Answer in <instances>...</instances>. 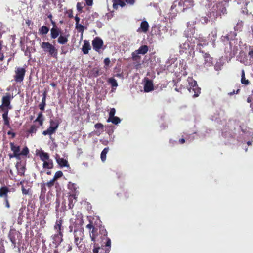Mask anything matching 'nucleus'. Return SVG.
I'll return each mask as SVG.
<instances>
[{
	"instance_id": "nucleus-1",
	"label": "nucleus",
	"mask_w": 253,
	"mask_h": 253,
	"mask_svg": "<svg viewBox=\"0 0 253 253\" xmlns=\"http://www.w3.org/2000/svg\"><path fill=\"white\" fill-rule=\"evenodd\" d=\"M86 228L89 230L90 237L93 242V253H109L111 249V239L107 236V231L104 226H94L91 222L87 224Z\"/></svg>"
},
{
	"instance_id": "nucleus-2",
	"label": "nucleus",
	"mask_w": 253,
	"mask_h": 253,
	"mask_svg": "<svg viewBox=\"0 0 253 253\" xmlns=\"http://www.w3.org/2000/svg\"><path fill=\"white\" fill-rule=\"evenodd\" d=\"M9 144L11 150L13 152V153L8 154L10 159L15 158L17 160H20L21 156L26 157L29 153V150L27 146L24 147L20 151L19 146L15 145L14 142H10Z\"/></svg>"
},
{
	"instance_id": "nucleus-3",
	"label": "nucleus",
	"mask_w": 253,
	"mask_h": 253,
	"mask_svg": "<svg viewBox=\"0 0 253 253\" xmlns=\"http://www.w3.org/2000/svg\"><path fill=\"white\" fill-rule=\"evenodd\" d=\"M187 81L189 84L187 86L189 92L193 94V97H198L201 93V88L197 85V82L190 77L188 78Z\"/></svg>"
},
{
	"instance_id": "nucleus-4",
	"label": "nucleus",
	"mask_w": 253,
	"mask_h": 253,
	"mask_svg": "<svg viewBox=\"0 0 253 253\" xmlns=\"http://www.w3.org/2000/svg\"><path fill=\"white\" fill-rule=\"evenodd\" d=\"M41 48L45 53L54 58H57L58 56V50L56 48L49 42H42L41 44Z\"/></svg>"
},
{
	"instance_id": "nucleus-5",
	"label": "nucleus",
	"mask_w": 253,
	"mask_h": 253,
	"mask_svg": "<svg viewBox=\"0 0 253 253\" xmlns=\"http://www.w3.org/2000/svg\"><path fill=\"white\" fill-rule=\"evenodd\" d=\"M214 15H216V19L218 17H221L222 15L226 13V9L225 4H223V2H219L216 4L214 5L211 9Z\"/></svg>"
},
{
	"instance_id": "nucleus-6",
	"label": "nucleus",
	"mask_w": 253,
	"mask_h": 253,
	"mask_svg": "<svg viewBox=\"0 0 253 253\" xmlns=\"http://www.w3.org/2000/svg\"><path fill=\"white\" fill-rule=\"evenodd\" d=\"M13 98V97L9 93H6V95L2 98V104L0 106V109L2 111L11 110L12 108L11 105V100Z\"/></svg>"
},
{
	"instance_id": "nucleus-7",
	"label": "nucleus",
	"mask_w": 253,
	"mask_h": 253,
	"mask_svg": "<svg viewBox=\"0 0 253 253\" xmlns=\"http://www.w3.org/2000/svg\"><path fill=\"white\" fill-rule=\"evenodd\" d=\"M74 243L80 249L81 245H80L82 242L84 237V230L82 229H74Z\"/></svg>"
},
{
	"instance_id": "nucleus-8",
	"label": "nucleus",
	"mask_w": 253,
	"mask_h": 253,
	"mask_svg": "<svg viewBox=\"0 0 253 253\" xmlns=\"http://www.w3.org/2000/svg\"><path fill=\"white\" fill-rule=\"evenodd\" d=\"M26 69L22 67H17L15 71V74L14 76V79L16 82L21 83L23 82L25 73Z\"/></svg>"
},
{
	"instance_id": "nucleus-9",
	"label": "nucleus",
	"mask_w": 253,
	"mask_h": 253,
	"mask_svg": "<svg viewBox=\"0 0 253 253\" xmlns=\"http://www.w3.org/2000/svg\"><path fill=\"white\" fill-rule=\"evenodd\" d=\"M92 45L93 49L96 52H99L103 45V41L100 38L96 37L93 40Z\"/></svg>"
},
{
	"instance_id": "nucleus-10",
	"label": "nucleus",
	"mask_w": 253,
	"mask_h": 253,
	"mask_svg": "<svg viewBox=\"0 0 253 253\" xmlns=\"http://www.w3.org/2000/svg\"><path fill=\"white\" fill-rule=\"evenodd\" d=\"M216 15H214L210 9V10L207 13L206 16L201 18V21L204 24H207L210 21L214 22L216 20Z\"/></svg>"
},
{
	"instance_id": "nucleus-11",
	"label": "nucleus",
	"mask_w": 253,
	"mask_h": 253,
	"mask_svg": "<svg viewBox=\"0 0 253 253\" xmlns=\"http://www.w3.org/2000/svg\"><path fill=\"white\" fill-rule=\"evenodd\" d=\"M51 23L53 26L50 29V37L51 39H55L61 35V29L56 25L55 22L53 20H51Z\"/></svg>"
},
{
	"instance_id": "nucleus-12",
	"label": "nucleus",
	"mask_w": 253,
	"mask_h": 253,
	"mask_svg": "<svg viewBox=\"0 0 253 253\" xmlns=\"http://www.w3.org/2000/svg\"><path fill=\"white\" fill-rule=\"evenodd\" d=\"M178 4L183 7L182 11H184L186 9L193 7L194 6V1L193 0H180L178 2Z\"/></svg>"
},
{
	"instance_id": "nucleus-13",
	"label": "nucleus",
	"mask_w": 253,
	"mask_h": 253,
	"mask_svg": "<svg viewBox=\"0 0 253 253\" xmlns=\"http://www.w3.org/2000/svg\"><path fill=\"white\" fill-rule=\"evenodd\" d=\"M63 234L62 233L56 232L51 236L53 244L58 246L63 241Z\"/></svg>"
},
{
	"instance_id": "nucleus-14",
	"label": "nucleus",
	"mask_w": 253,
	"mask_h": 253,
	"mask_svg": "<svg viewBox=\"0 0 253 253\" xmlns=\"http://www.w3.org/2000/svg\"><path fill=\"white\" fill-rule=\"evenodd\" d=\"M204 58V66L205 67H211L213 64V58L211 57L210 55L208 53H205L203 55Z\"/></svg>"
},
{
	"instance_id": "nucleus-15",
	"label": "nucleus",
	"mask_w": 253,
	"mask_h": 253,
	"mask_svg": "<svg viewBox=\"0 0 253 253\" xmlns=\"http://www.w3.org/2000/svg\"><path fill=\"white\" fill-rule=\"evenodd\" d=\"M36 155L40 157V159L43 162L50 159L49 154L42 150L36 151Z\"/></svg>"
},
{
	"instance_id": "nucleus-16",
	"label": "nucleus",
	"mask_w": 253,
	"mask_h": 253,
	"mask_svg": "<svg viewBox=\"0 0 253 253\" xmlns=\"http://www.w3.org/2000/svg\"><path fill=\"white\" fill-rule=\"evenodd\" d=\"M55 158L57 163L60 167H63L69 166V164H68L67 160L63 158H60L58 154H56Z\"/></svg>"
},
{
	"instance_id": "nucleus-17",
	"label": "nucleus",
	"mask_w": 253,
	"mask_h": 253,
	"mask_svg": "<svg viewBox=\"0 0 253 253\" xmlns=\"http://www.w3.org/2000/svg\"><path fill=\"white\" fill-rule=\"evenodd\" d=\"M144 89L145 92H149L154 90L153 82L148 79H146L144 84Z\"/></svg>"
},
{
	"instance_id": "nucleus-18",
	"label": "nucleus",
	"mask_w": 253,
	"mask_h": 253,
	"mask_svg": "<svg viewBox=\"0 0 253 253\" xmlns=\"http://www.w3.org/2000/svg\"><path fill=\"white\" fill-rule=\"evenodd\" d=\"M63 220L61 219L57 220L54 226V229L58 233L63 232L64 228L62 226Z\"/></svg>"
},
{
	"instance_id": "nucleus-19",
	"label": "nucleus",
	"mask_w": 253,
	"mask_h": 253,
	"mask_svg": "<svg viewBox=\"0 0 253 253\" xmlns=\"http://www.w3.org/2000/svg\"><path fill=\"white\" fill-rule=\"evenodd\" d=\"M10 192L9 188L5 185L0 188V197L3 199L8 198V193Z\"/></svg>"
},
{
	"instance_id": "nucleus-20",
	"label": "nucleus",
	"mask_w": 253,
	"mask_h": 253,
	"mask_svg": "<svg viewBox=\"0 0 253 253\" xmlns=\"http://www.w3.org/2000/svg\"><path fill=\"white\" fill-rule=\"evenodd\" d=\"M75 20L76 21V24H75L76 29L77 30V31L79 32L83 33V32L85 28L84 27V26L83 25L79 23L80 19L78 16L77 15L75 17Z\"/></svg>"
},
{
	"instance_id": "nucleus-21",
	"label": "nucleus",
	"mask_w": 253,
	"mask_h": 253,
	"mask_svg": "<svg viewBox=\"0 0 253 253\" xmlns=\"http://www.w3.org/2000/svg\"><path fill=\"white\" fill-rule=\"evenodd\" d=\"M149 25L146 21H143L140 24V27L138 29L137 32H143L145 33H147L149 30Z\"/></svg>"
},
{
	"instance_id": "nucleus-22",
	"label": "nucleus",
	"mask_w": 253,
	"mask_h": 253,
	"mask_svg": "<svg viewBox=\"0 0 253 253\" xmlns=\"http://www.w3.org/2000/svg\"><path fill=\"white\" fill-rule=\"evenodd\" d=\"M3 113L2 114V118L3 119L4 125L7 126L8 128H11L10 125V118L8 117V110L3 111Z\"/></svg>"
},
{
	"instance_id": "nucleus-23",
	"label": "nucleus",
	"mask_w": 253,
	"mask_h": 253,
	"mask_svg": "<svg viewBox=\"0 0 253 253\" xmlns=\"http://www.w3.org/2000/svg\"><path fill=\"white\" fill-rule=\"evenodd\" d=\"M77 195L76 194H71L68 197L69 209H72L74 207V203L77 201Z\"/></svg>"
},
{
	"instance_id": "nucleus-24",
	"label": "nucleus",
	"mask_w": 253,
	"mask_h": 253,
	"mask_svg": "<svg viewBox=\"0 0 253 253\" xmlns=\"http://www.w3.org/2000/svg\"><path fill=\"white\" fill-rule=\"evenodd\" d=\"M18 236V233L16 231L10 232L8 235L9 238L14 247L16 246V236Z\"/></svg>"
},
{
	"instance_id": "nucleus-25",
	"label": "nucleus",
	"mask_w": 253,
	"mask_h": 253,
	"mask_svg": "<svg viewBox=\"0 0 253 253\" xmlns=\"http://www.w3.org/2000/svg\"><path fill=\"white\" fill-rule=\"evenodd\" d=\"M84 44L82 47V51L84 54H87L89 52V50L91 49V46L89 42L87 40H84Z\"/></svg>"
},
{
	"instance_id": "nucleus-26",
	"label": "nucleus",
	"mask_w": 253,
	"mask_h": 253,
	"mask_svg": "<svg viewBox=\"0 0 253 253\" xmlns=\"http://www.w3.org/2000/svg\"><path fill=\"white\" fill-rule=\"evenodd\" d=\"M94 127L97 129L95 134L99 136L104 131V126L101 123H96L94 125Z\"/></svg>"
},
{
	"instance_id": "nucleus-27",
	"label": "nucleus",
	"mask_w": 253,
	"mask_h": 253,
	"mask_svg": "<svg viewBox=\"0 0 253 253\" xmlns=\"http://www.w3.org/2000/svg\"><path fill=\"white\" fill-rule=\"evenodd\" d=\"M68 35H60L58 38V42L60 44H65L68 41Z\"/></svg>"
},
{
	"instance_id": "nucleus-28",
	"label": "nucleus",
	"mask_w": 253,
	"mask_h": 253,
	"mask_svg": "<svg viewBox=\"0 0 253 253\" xmlns=\"http://www.w3.org/2000/svg\"><path fill=\"white\" fill-rule=\"evenodd\" d=\"M125 1L122 0H117L115 2L113 3V8L117 10L118 8V6H120L121 7H123L126 5Z\"/></svg>"
},
{
	"instance_id": "nucleus-29",
	"label": "nucleus",
	"mask_w": 253,
	"mask_h": 253,
	"mask_svg": "<svg viewBox=\"0 0 253 253\" xmlns=\"http://www.w3.org/2000/svg\"><path fill=\"white\" fill-rule=\"evenodd\" d=\"M43 168L44 169H51L53 167V164L52 160L49 159V160L43 162Z\"/></svg>"
},
{
	"instance_id": "nucleus-30",
	"label": "nucleus",
	"mask_w": 253,
	"mask_h": 253,
	"mask_svg": "<svg viewBox=\"0 0 253 253\" xmlns=\"http://www.w3.org/2000/svg\"><path fill=\"white\" fill-rule=\"evenodd\" d=\"M55 128H53V127L49 126V127L47 128V130H44L42 132V134L44 136L47 135H51L56 132V130Z\"/></svg>"
},
{
	"instance_id": "nucleus-31",
	"label": "nucleus",
	"mask_w": 253,
	"mask_h": 253,
	"mask_svg": "<svg viewBox=\"0 0 253 253\" xmlns=\"http://www.w3.org/2000/svg\"><path fill=\"white\" fill-rule=\"evenodd\" d=\"M68 188L73 192L72 194H76V195H77V193H79L77 191L78 187L77 185L75 183L69 182L68 184Z\"/></svg>"
},
{
	"instance_id": "nucleus-32",
	"label": "nucleus",
	"mask_w": 253,
	"mask_h": 253,
	"mask_svg": "<svg viewBox=\"0 0 253 253\" xmlns=\"http://www.w3.org/2000/svg\"><path fill=\"white\" fill-rule=\"evenodd\" d=\"M139 54H145L148 51V47L147 45H142L140 46L138 50H136Z\"/></svg>"
},
{
	"instance_id": "nucleus-33",
	"label": "nucleus",
	"mask_w": 253,
	"mask_h": 253,
	"mask_svg": "<svg viewBox=\"0 0 253 253\" xmlns=\"http://www.w3.org/2000/svg\"><path fill=\"white\" fill-rule=\"evenodd\" d=\"M107 122H111L114 125H117L121 122V119L118 117L114 116L112 118H108Z\"/></svg>"
},
{
	"instance_id": "nucleus-34",
	"label": "nucleus",
	"mask_w": 253,
	"mask_h": 253,
	"mask_svg": "<svg viewBox=\"0 0 253 253\" xmlns=\"http://www.w3.org/2000/svg\"><path fill=\"white\" fill-rule=\"evenodd\" d=\"M109 150L108 147L105 148L101 153L100 158L102 162H105L106 159V155Z\"/></svg>"
},
{
	"instance_id": "nucleus-35",
	"label": "nucleus",
	"mask_w": 253,
	"mask_h": 253,
	"mask_svg": "<svg viewBox=\"0 0 253 253\" xmlns=\"http://www.w3.org/2000/svg\"><path fill=\"white\" fill-rule=\"evenodd\" d=\"M56 180L52 178L49 182H47L45 184H43V187L42 188V190L43 191V189L45 190L44 186L46 185L49 189L51 188L55 184Z\"/></svg>"
},
{
	"instance_id": "nucleus-36",
	"label": "nucleus",
	"mask_w": 253,
	"mask_h": 253,
	"mask_svg": "<svg viewBox=\"0 0 253 253\" xmlns=\"http://www.w3.org/2000/svg\"><path fill=\"white\" fill-rule=\"evenodd\" d=\"M49 31V28L46 26H42L39 29V33L41 35H46Z\"/></svg>"
},
{
	"instance_id": "nucleus-37",
	"label": "nucleus",
	"mask_w": 253,
	"mask_h": 253,
	"mask_svg": "<svg viewBox=\"0 0 253 253\" xmlns=\"http://www.w3.org/2000/svg\"><path fill=\"white\" fill-rule=\"evenodd\" d=\"M108 83L111 84V85L113 88H116L118 85L116 80L112 77L108 79Z\"/></svg>"
},
{
	"instance_id": "nucleus-38",
	"label": "nucleus",
	"mask_w": 253,
	"mask_h": 253,
	"mask_svg": "<svg viewBox=\"0 0 253 253\" xmlns=\"http://www.w3.org/2000/svg\"><path fill=\"white\" fill-rule=\"evenodd\" d=\"M241 82L242 84L246 85H248L250 83L249 81L248 80H246L245 78V74L244 70H242V71Z\"/></svg>"
},
{
	"instance_id": "nucleus-39",
	"label": "nucleus",
	"mask_w": 253,
	"mask_h": 253,
	"mask_svg": "<svg viewBox=\"0 0 253 253\" xmlns=\"http://www.w3.org/2000/svg\"><path fill=\"white\" fill-rule=\"evenodd\" d=\"M236 36V33L234 31H230L229 32L226 36H225V38L228 41L230 40H233L235 39V37Z\"/></svg>"
},
{
	"instance_id": "nucleus-40",
	"label": "nucleus",
	"mask_w": 253,
	"mask_h": 253,
	"mask_svg": "<svg viewBox=\"0 0 253 253\" xmlns=\"http://www.w3.org/2000/svg\"><path fill=\"white\" fill-rule=\"evenodd\" d=\"M192 45H190V41L189 40L186 41L182 45H180V47L181 48L184 49L185 50L189 49L191 47H192Z\"/></svg>"
},
{
	"instance_id": "nucleus-41",
	"label": "nucleus",
	"mask_w": 253,
	"mask_h": 253,
	"mask_svg": "<svg viewBox=\"0 0 253 253\" xmlns=\"http://www.w3.org/2000/svg\"><path fill=\"white\" fill-rule=\"evenodd\" d=\"M18 174L21 176H24L25 175V172L26 170V167L25 166H22L20 168L17 167Z\"/></svg>"
},
{
	"instance_id": "nucleus-42",
	"label": "nucleus",
	"mask_w": 253,
	"mask_h": 253,
	"mask_svg": "<svg viewBox=\"0 0 253 253\" xmlns=\"http://www.w3.org/2000/svg\"><path fill=\"white\" fill-rule=\"evenodd\" d=\"M217 37V31L216 30L212 31L209 35V38L211 39V41H212L213 43L216 40Z\"/></svg>"
},
{
	"instance_id": "nucleus-43",
	"label": "nucleus",
	"mask_w": 253,
	"mask_h": 253,
	"mask_svg": "<svg viewBox=\"0 0 253 253\" xmlns=\"http://www.w3.org/2000/svg\"><path fill=\"white\" fill-rule=\"evenodd\" d=\"M50 123V126L51 127H53V128H55V129L56 130L57 129L59 125V122L58 120H53L51 119L49 121Z\"/></svg>"
},
{
	"instance_id": "nucleus-44",
	"label": "nucleus",
	"mask_w": 253,
	"mask_h": 253,
	"mask_svg": "<svg viewBox=\"0 0 253 253\" xmlns=\"http://www.w3.org/2000/svg\"><path fill=\"white\" fill-rule=\"evenodd\" d=\"M91 74L93 77H96L101 74L100 69L98 67H95L91 70Z\"/></svg>"
},
{
	"instance_id": "nucleus-45",
	"label": "nucleus",
	"mask_w": 253,
	"mask_h": 253,
	"mask_svg": "<svg viewBox=\"0 0 253 253\" xmlns=\"http://www.w3.org/2000/svg\"><path fill=\"white\" fill-rule=\"evenodd\" d=\"M138 54H139L137 53L136 50L133 52L131 54L132 55V59L133 61H136L137 60H139L141 58V57L139 55H138Z\"/></svg>"
},
{
	"instance_id": "nucleus-46",
	"label": "nucleus",
	"mask_w": 253,
	"mask_h": 253,
	"mask_svg": "<svg viewBox=\"0 0 253 253\" xmlns=\"http://www.w3.org/2000/svg\"><path fill=\"white\" fill-rule=\"evenodd\" d=\"M38 126H36L35 125H33L31 126L30 129L27 131V132L30 133H35L37 130Z\"/></svg>"
},
{
	"instance_id": "nucleus-47",
	"label": "nucleus",
	"mask_w": 253,
	"mask_h": 253,
	"mask_svg": "<svg viewBox=\"0 0 253 253\" xmlns=\"http://www.w3.org/2000/svg\"><path fill=\"white\" fill-rule=\"evenodd\" d=\"M26 209V207L25 206H22V207H21L19 210V216H18V219H22V218L24 217V215H23V213H24V212L25 211Z\"/></svg>"
},
{
	"instance_id": "nucleus-48",
	"label": "nucleus",
	"mask_w": 253,
	"mask_h": 253,
	"mask_svg": "<svg viewBox=\"0 0 253 253\" xmlns=\"http://www.w3.org/2000/svg\"><path fill=\"white\" fill-rule=\"evenodd\" d=\"M62 176L63 172L61 171H58L55 173L53 178L56 181L58 178L61 177Z\"/></svg>"
},
{
	"instance_id": "nucleus-49",
	"label": "nucleus",
	"mask_w": 253,
	"mask_h": 253,
	"mask_svg": "<svg viewBox=\"0 0 253 253\" xmlns=\"http://www.w3.org/2000/svg\"><path fill=\"white\" fill-rule=\"evenodd\" d=\"M41 120H44V117L42 112H40L38 113V116L34 122H39Z\"/></svg>"
},
{
	"instance_id": "nucleus-50",
	"label": "nucleus",
	"mask_w": 253,
	"mask_h": 253,
	"mask_svg": "<svg viewBox=\"0 0 253 253\" xmlns=\"http://www.w3.org/2000/svg\"><path fill=\"white\" fill-rule=\"evenodd\" d=\"M22 183H23L22 181H21L20 182V184L22 185L21 190H22V193L24 195H27L29 193L30 189H25L24 188V186L22 185Z\"/></svg>"
},
{
	"instance_id": "nucleus-51",
	"label": "nucleus",
	"mask_w": 253,
	"mask_h": 253,
	"mask_svg": "<svg viewBox=\"0 0 253 253\" xmlns=\"http://www.w3.org/2000/svg\"><path fill=\"white\" fill-rule=\"evenodd\" d=\"M243 26V22H239L236 26L234 27V29L235 31L240 30V29L242 28Z\"/></svg>"
},
{
	"instance_id": "nucleus-52",
	"label": "nucleus",
	"mask_w": 253,
	"mask_h": 253,
	"mask_svg": "<svg viewBox=\"0 0 253 253\" xmlns=\"http://www.w3.org/2000/svg\"><path fill=\"white\" fill-rule=\"evenodd\" d=\"M116 113V110L114 108H112L110 109V112L109 114V117L108 118H112L114 116H115V114Z\"/></svg>"
},
{
	"instance_id": "nucleus-53",
	"label": "nucleus",
	"mask_w": 253,
	"mask_h": 253,
	"mask_svg": "<svg viewBox=\"0 0 253 253\" xmlns=\"http://www.w3.org/2000/svg\"><path fill=\"white\" fill-rule=\"evenodd\" d=\"M10 129V130L7 132V134L11 136V138H14L16 136V133L12 131L13 129L11 127Z\"/></svg>"
},
{
	"instance_id": "nucleus-54",
	"label": "nucleus",
	"mask_w": 253,
	"mask_h": 253,
	"mask_svg": "<svg viewBox=\"0 0 253 253\" xmlns=\"http://www.w3.org/2000/svg\"><path fill=\"white\" fill-rule=\"evenodd\" d=\"M45 106L46 103L41 102V103L39 105V108L41 111H44Z\"/></svg>"
},
{
	"instance_id": "nucleus-55",
	"label": "nucleus",
	"mask_w": 253,
	"mask_h": 253,
	"mask_svg": "<svg viewBox=\"0 0 253 253\" xmlns=\"http://www.w3.org/2000/svg\"><path fill=\"white\" fill-rule=\"evenodd\" d=\"M83 8V7L82 6L81 3L80 2H78L77 4V9L78 10V11L80 13H81L82 12Z\"/></svg>"
},
{
	"instance_id": "nucleus-56",
	"label": "nucleus",
	"mask_w": 253,
	"mask_h": 253,
	"mask_svg": "<svg viewBox=\"0 0 253 253\" xmlns=\"http://www.w3.org/2000/svg\"><path fill=\"white\" fill-rule=\"evenodd\" d=\"M3 199L5 207L7 208H9L10 207V205L8 200V198H4Z\"/></svg>"
},
{
	"instance_id": "nucleus-57",
	"label": "nucleus",
	"mask_w": 253,
	"mask_h": 253,
	"mask_svg": "<svg viewBox=\"0 0 253 253\" xmlns=\"http://www.w3.org/2000/svg\"><path fill=\"white\" fill-rule=\"evenodd\" d=\"M127 4L133 5L135 2V0H124Z\"/></svg>"
},
{
	"instance_id": "nucleus-58",
	"label": "nucleus",
	"mask_w": 253,
	"mask_h": 253,
	"mask_svg": "<svg viewBox=\"0 0 253 253\" xmlns=\"http://www.w3.org/2000/svg\"><path fill=\"white\" fill-rule=\"evenodd\" d=\"M67 13L68 14L69 18H72L73 17V11L72 10L70 9L67 11Z\"/></svg>"
},
{
	"instance_id": "nucleus-59",
	"label": "nucleus",
	"mask_w": 253,
	"mask_h": 253,
	"mask_svg": "<svg viewBox=\"0 0 253 253\" xmlns=\"http://www.w3.org/2000/svg\"><path fill=\"white\" fill-rule=\"evenodd\" d=\"M104 63L106 66H108L110 63V60L109 58H106L104 60Z\"/></svg>"
},
{
	"instance_id": "nucleus-60",
	"label": "nucleus",
	"mask_w": 253,
	"mask_h": 253,
	"mask_svg": "<svg viewBox=\"0 0 253 253\" xmlns=\"http://www.w3.org/2000/svg\"><path fill=\"white\" fill-rule=\"evenodd\" d=\"M240 89H238L236 91L235 90H233V91L229 92L228 95H229L230 96H231L234 94H238L240 92Z\"/></svg>"
},
{
	"instance_id": "nucleus-61",
	"label": "nucleus",
	"mask_w": 253,
	"mask_h": 253,
	"mask_svg": "<svg viewBox=\"0 0 253 253\" xmlns=\"http://www.w3.org/2000/svg\"><path fill=\"white\" fill-rule=\"evenodd\" d=\"M46 91H45L43 93V96L42 99V102H44L46 103Z\"/></svg>"
},
{
	"instance_id": "nucleus-62",
	"label": "nucleus",
	"mask_w": 253,
	"mask_h": 253,
	"mask_svg": "<svg viewBox=\"0 0 253 253\" xmlns=\"http://www.w3.org/2000/svg\"><path fill=\"white\" fill-rule=\"evenodd\" d=\"M86 2V4L88 6H91L93 4V0H85Z\"/></svg>"
},
{
	"instance_id": "nucleus-63",
	"label": "nucleus",
	"mask_w": 253,
	"mask_h": 253,
	"mask_svg": "<svg viewBox=\"0 0 253 253\" xmlns=\"http://www.w3.org/2000/svg\"><path fill=\"white\" fill-rule=\"evenodd\" d=\"M214 69L217 71L221 70V65L219 64H216V65L214 66Z\"/></svg>"
},
{
	"instance_id": "nucleus-64",
	"label": "nucleus",
	"mask_w": 253,
	"mask_h": 253,
	"mask_svg": "<svg viewBox=\"0 0 253 253\" xmlns=\"http://www.w3.org/2000/svg\"><path fill=\"white\" fill-rule=\"evenodd\" d=\"M249 55L250 57V58L253 59V49H252L249 51Z\"/></svg>"
}]
</instances>
